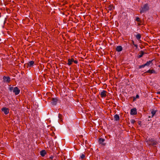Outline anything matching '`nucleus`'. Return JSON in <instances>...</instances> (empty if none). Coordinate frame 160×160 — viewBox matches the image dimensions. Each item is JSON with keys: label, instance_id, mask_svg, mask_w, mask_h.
Instances as JSON below:
<instances>
[{"label": "nucleus", "instance_id": "obj_18", "mask_svg": "<svg viewBox=\"0 0 160 160\" xmlns=\"http://www.w3.org/2000/svg\"><path fill=\"white\" fill-rule=\"evenodd\" d=\"M152 60L148 61L145 64V65L146 66H149L152 63Z\"/></svg>", "mask_w": 160, "mask_h": 160}, {"label": "nucleus", "instance_id": "obj_29", "mask_svg": "<svg viewBox=\"0 0 160 160\" xmlns=\"http://www.w3.org/2000/svg\"><path fill=\"white\" fill-rule=\"evenodd\" d=\"M134 45L136 47V48H137L138 46L137 44H134Z\"/></svg>", "mask_w": 160, "mask_h": 160}, {"label": "nucleus", "instance_id": "obj_24", "mask_svg": "<svg viewBox=\"0 0 160 160\" xmlns=\"http://www.w3.org/2000/svg\"><path fill=\"white\" fill-rule=\"evenodd\" d=\"M62 114H61L60 113H59L58 114V118L60 119H62Z\"/></svg>", "mask_w": 160, "mask_h": 160}, {"label": "nucleus", "instance_id": "obj_8", "mask_svg": "<svg viewBox=\"0 0 160 160\" xmlns=\"http://www.w3.org/2000/svg\"><path fill=\"white\" fill-rule=\"evenodd\" d=\"M73 61H74V60L73 58H71V59L69 58L68 60L67 64L68 65L70 66L72 64V63L73 62Z\"/></svg>", "mask_w": 160, "mask_h": 160}, {"label": "nucleus", "instance_id": "obj_3", "mask_svg": "<svg viewBox=\"0 0 160 160\" xmlns=\"http://www.w3.org/2000/svg\"><path fill=\"white\" fill-rule=\"evenodd\" d=\"M48 101H51V103L53 105H56L58 102V100L57 98H48Z\"/></svg>", "mask_w": 160, "mask_h": 160}, {"label": "nucleus", "instance_id": "obj_30", "mask_svg": "<svg viewBox=\"0 0 160 160\" xmlns=\"http://www.w3.org/2000/svg\"><path fill=\"white\" fill-rule=\"evenodd\" d=\"M157 93L159 94H160V92L159 91L157 92Z\"/></svg>", "mask_w": 160, "mask_h": 160}, {"label": "nucleus", "instance_id": "obj_25", "mask_svg": "<svg viewBox=\"0 0 160 160\" xmlns=\"http://www.w3.org/2000/svg\"><path fill=\"white\" fill-rule=\"evenodd\" d=\"M130 122L131 123L133 124L135 122V121L134 119H132Z\"/></svg>", "mask_w": 160, "mask_h": 160}, {"label": "nucleus", "instance_id": "obj_14", "mask_svg": "<svg viewBox=\"0 0 160 160\" xmlns=\"http://www.w3.org/2000/svg\"><path fill=\"white\" fill-rule=\"evenodd\" d=\"M34 64V62L33 61H31L28 62L27 64L28 67H31Z\"/></svg>", "mask_w": 160, "mask_h": 160}, {"label": "nucleus", "instance_id": "obj_19", "mask_svg": "<svg viewBox=\"0 0 160 160\" xmlns=\"http://www.w3.org/2000/svg\"><path fill=\"white\" fill-rule=\"evenodd\" d=\"M141 35L140 34H138L136 36V38L138 40H139L141 38Z\"/></svg>", "mask_w": 160, "mask_h": 160}, {"label": "nucleus", "instance_id": "obj_7", "mask_svg": "<svg viewBox=\"0 0 160 160\" xmlns=\"http://www.w3.org/2000/svg\"><path fill=\"white\" fill-rule=\"evenodd\" d=\"M130 114L132 115H135L137 114V109L136 108L132 109L130 111Z\"/></svg>", "mask_w": 160, "mask_h": 160}, {"label": "nucleus", "instance_id": "obj_21", "mask_svg": "<svg viewBox=\"0 0 160 160\" xmlns=\"http://www.w3.org/2000/svg\"><path fill=\"white\" fill-rule=\"evenodd\" d=\"M85 154H82L81 156H80V158L82 159H83L85 158Z\"/></svg>", "mask_w": 160, "mask_h": 160}, {"label": "nucleus", "instance_id": "obj_13", "mask_svg": "<svg viewBox=\"0 0 160 160\" xmlns=\"http://www.w3.org/2000/svg\"><path fill=\"white\" fill-rule=\"evenodd\" d=\"M116 50L118 52L121 51L122 50V48L121 46H117L116 48Z\"/></svg>", "mask_w": 160, "mask_h": 160}, {"label": "nucleus", "instance_id": "obj_22", "mask_svg": "<svg viewBox=\"0 0 160 160\" xmlns=\"http://www.w3.org/2000/svg\"><path fill=\"white\" fill-rule=\"evenodd\" d=\"M139 96L138 94H137V95L136 96V97H133V101H134L136 100V98H139Z\"/></svg>", "mask_w": 160, "mask_h": 160}, {"label": "nucleus", "instance_id": "obj_5", "mask_svg": "<svg viewBox=\"0 0 160 160\" xmlns=\"http://www.w3.org/2000/svg\"><path fill=\"white\" fill-rule=\"evenodd\" d=\"M107 93L108 92L104 90H102L100 94L101 97L102 98H105L107 96Z\"/></svg>", "mask_w": 160, "mask_h": 160}, {"label": "nucleus", "instance_id": "obj_9", "mask_svg": "<svg viewBox=\"0 0 160 160\" xmlns=\"http://www.w3.org/2000/svg\"><path fill=\"white\" fill-rule=\"evenodd\" d=\"M2 111L4 112L5 114L7 115L9 113V111L8 108H3L2 109Z\"/></svg>", "mask_w": 160, "mask_h": 160}, {"label": "nucleus", "instance_id": "obj_20", "mask_svg": "<svg viewBox=\"0 0 160 160\" xmlns=\"http://www.w3.org/2000/svg\"><path fill=\"white\" fill-rule=\"evenodd\" d=\"M108 8L109 10L111 11L113 10L114 8L112 5H110L109 7H108Z\"/></svg>", "mask_w": 160, "mask_h": 160}, {"label": "nucleus", "instance_id": "obj_4", "mask_svg": "<svg viewBox=\"0 0 160 160\" xmlns=\"http://www.w3.org/2000/svg\"><path fill=\"white\" fill-rule=\"evenodd\" d=\"M20 92V89L17 87H15L13 90V92L15 93V95H18Z\"/></svg>", "mask_w": 160, "mask_h": 160}, {"label": "nucleus", "instance_id": "obj_11", "mask_svg": "<svg viewBox=\"0 0 160 160\" xmlns=\"http://www.w3.org/2000/svg\"><path fill=\"white\" fill-rule=\"evenodd\" d=\"M148 73L150 74H152V73H155L156 72L154 69H149V70H148L146 72H145L144 73Z\"/></svg>", "mask_w": 160, "mask_h": 160}, {"label": "nucleus", "instance_id": "obj_26", "mask_svg": "<svg viewBox=\"0 0 160 160\" xmlns=\"http://www.w3.org/2000/svg\"><path fill=\"white\" fill-rule=\"evenodd\" d=\"M136 20L137 22H140V18L138 17H137L136 18Z\"/></svg>", "mask_w": 160, "mask_h": 160}, {"label": "nucleus", "instance_id": "obj_28", "mask_svg": "<svg viewBox=\"0 0 160 160\" xmlns=\"http://www.w3.org/2000/svg\"><path fill=\"white\" fill-rule=\"evenodd\" d=\"M73 62H74V63L75 64H77L78 63V61L77 60H74Z\"/></svg>", "mask_w": 160, "mask_h": 160}, {"label": "nucleus", "instance_id": "obj_23", "mask_svg": "<svg viewBox=\"0 0 160 160\" xmlns=\"http://www.w3.org/2000/svg\"><path fill=\"white\" fill-rule=\"evenodd\" d=\"M145 66H146V65H145V64L142 65H141L139 66V68H143Z\"/></svg>", "mask_w": 160, "mask_h": 160}, {"label": "nucleus", "instance_id": "obj_6", "mask_svg": "<svg viewBox=\"0 0 160 160\" xmlns=\"http://www.w3.org/2000/svg\"><path fill=\"white\" fill-rule=\"evenodd\" d=\"M3 82H9L10 81V78L9 77L4 76L3 78Z\"/></svg>", "mask_w": 160, "mask_h": 160}, {"label": "nucleus", "instance_id": "obj_10", "mask_svg": "<svg viewBox=\"0 0 160 160\" xmlns=\"http://www.w3.org/2000/svg\"><path fill=\"white\" fill-rule=\"evenodd\" d=\"M105 141V139L102 138H100L99 139L98 142L99 143L102 144V145H105V143H103L102 142Z\"/></svg>", "mask_w": 160, "mask_h": 160}, {"label": "nucleus", "instance_id": "obj_12", "mask_svg": "<svg viewBox=\"0 0 160 160\" xmlns=\"http://www.w3.org/2000/svg\"><path fill=\"white\" fill-rule=\"evenodd\" d=\"M157 111V110H155L154 109L151 110V113L152 114V116H151V117L149 116V117H148V118H150L151 117L152 118L155 115V114Z\"/></svg>", "mask_w": 160, "mask_h": 160}, {"label": "nucleus", "instance_id": "obj_32", "mask_svg": "<svg viewBox=\"0 0 160 160\" xmlns=\"http://www.w3.org/2000/svg\"><path fill=\"white\" fill-rule=\"evenodd\" d=\"M159 67L160 68V65L159 66Z\"/></svg>", "mask_w": 160, "mask_h": 160}, {"label": "nucleus", "instance_id": "obj_27", "mask_svg": "<svg viewBox=\"0 0 160 160\" xmlns=\"http://www.w3.org/2000/svg\"><path fill=\"white\" fill-rule=\"evenodd\" d=\"M13 87H10V88H9V90L10 91H12V90H13Z\"/></svg>", "mask_w": 160, "mask_h": 160}, {"label": "nucleus", "instance_id": "obj_2", "mask_svg": "<svg viewBox=\"0 0 160 160\" xmlns=\"http://www.w3.org/2000/svg\"><path fill=\"white\" fill-rule=\"evenodd\" d=\"M149 9V7L148 4H145L143 7L141 8L140 12L141 13H143L148 11Z\"/></svg>", "mask_w": 160, "mask_h": 160}, {"label": "nucleus", "instance_id": "obj_17", "mask_svg": "<svg viewBox=\"0 0 160 160\" xmlns=\"http://www.w3.org/2000/svg\"><path fill=\"white\" fill-rule=\"evenodd\" d=\"M46 154V151L44 150H42L40 152V155L42 157H44L45 156V155Z\"/></svg>", "mask_w": 160, "mask_h": 160}, {"label": "nucleus", "instance_id": "obj_15", "mask_svg": "<svg viewBox=\"0 0 160 160\" xmlns=\"http://www.w3.org/2000/svg\"><path fill=\"white\" fill-rule=\"evenodd\" d=\"M114 120L115 121H119L120 119L119 116L118 114H115L114 116Z\"/></svg>", "mask_w": 160, "mask_h": 160}, {"label": "nucleus", "instance_id": "obj_1", "mask_svg": "<svg viewBox=\"0 0 160 160\" xmlns=\"http://www.w3.org/2000/svg\"><path fill=\"white\" fill-rule=\"evenodd\" d=\"M146 142L147 144L149 146L151 145L153 146H155L158 143L156 140H154L153 138H149L148 140H147Z\"/></svg>", "mask_w": 160, "mask_h": 160}, {"label": "nucleus", "instance_id": "obj_31", "mask_svg": "<svg viewBox=\"0 0 160 160\" xmlns=\"http://www.w3.org/2000/svg\"><path fill=\"white\" fill-rule=\"evenodd\" d=\"M132 42L133 44L134 45V44H135L134 43V41L133 40H132Z\"/></svg>", "mask_w": 160, "mask_h": 160}, {"label": "nucleus", "instance_id": "obj_16", "mask_svg": "<svg viewBox=\"0 0 160 160\" xmlns=\"http://www.w3.org/2000/svg\"><path fill=\"white\" fill-rule=\"evenodd\" d=\"M144 54V53L142 51H141L139 53L138 58H140L142 57L143 55Z\"/></svg>", "mask_w": 160, "mask_h": 160}]
</instances>
